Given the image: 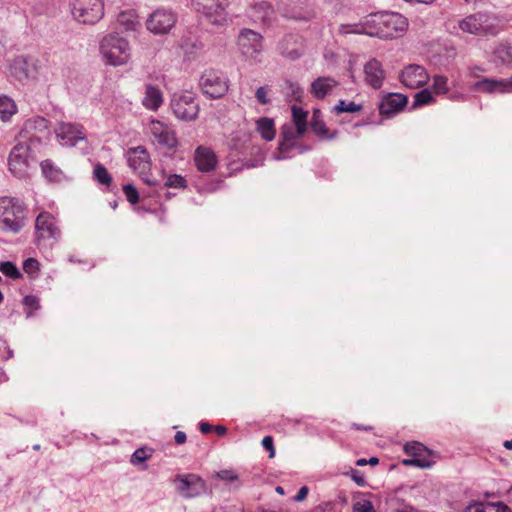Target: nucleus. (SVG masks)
Returning a JSON list of instances; mask_svg holds the SVG:
<instances>
[{"instance_id":"nucleus-1","label":"nucleus","mask_w":512,"mask_h":512,"mask_svg":"<svg viewBox=\"0 0 512 512\" xmlns=\"http://www.w3.org/2000/svg\"><path fill=\"white\" fill-rule=\"evenodd\" d=\"M408 27L407 19L397 12H376L365 16L357 23L341 24L340 35L365 34L382 39H393L401 36Z\"/></svg>"},{"instance_id":"nucleus-2","label":"nucleus","mask_w":512,"mask_h":512,"mask_svg":"<svg viewBox=\"0 0 512 512\" xmlns=\"http://www.w3.org/2000/svg\"><path fill=\"white\" fill-rule=\"evenodd\" d=\"M99 51L105 64L110 66L124 65L131 56L128 40L118 33H110L104 36L100 41Z\"/></svg>"},{"instance_id":"nucleus-3","label":"nucleus","mask_w":512,"mask_h":512,"mask_svg":"<svg viewBox=\"0 0 512 512\" xmlns=\"http://www.w3.org/2000/svg\"><path fill=\"white\" fill-rule=\"evenodd\" d=\"M41 150L17 139L8 156L9 171L18 178L29 174L36 164Z\"/></svg>"},{"instance_id":"nucleus-4","label":"nucleus","mask_w":512,"mask_h":512,"mask_svg":"<svg viewBox=\"0 0 512 512\" xmlns=\"http://www.w3.org/2000/svg\"><path fill=\"white\" fill-rule=\"evenodd\" d=\"M26 207L18 198H0V229L5 232L18 233L25 226Z\"/></svg>"},{"instance_id":"nucleus-5","label":"nucleus","mask_w":512,"mask_h":512,"mask_svg":"<svg viewBox=\"0 0 512 512\" xmlns=\"http://www.w3.org/2000/svg\"><path fill=\"white\" fill-rule=\"evenodd\" d=\"M50 135L49 121L44 117L35 116L23 123L17 139L42 150L49 141Z\"/></svg>"},{"instance_id":"nucleus-6","label":"nucleus","mask_w":512,"mask_h":512,"mask_svg":"<svg viewBox=\"0 0 512 512\" xmlns=\"http://www.w3.org/2000/svg\"><path fill=\"white\" fill-rule=\"evenodd\" d=\"M128 166L149 186H158L160 181L150 175V155L144 146L129 148L126 152Z\"/></svg>"},{"instance_id":"nucleus-7","label":"nucleus","mask_w":512,"mask_h":512,"mask_svg":"<svg viewBox=\"0 0 512 512\" xmlns=\"http://www.w3.org/2000/svg\"><path fill=\"white\" fill-rule=\"evenodd\" d=\"M170 107L177 119L186 122L195 120L200 110L195 93L188 90L174 93L170 100Z\"/></svg>"},{"instance_id":"nucleus-8","label":"nucleus","mask_w":512,"mask_h":512,"mask_svg":"<svg viewBox=\"0 0 512 512\" xmlns=\"http://www.w3.org/2000/svg\"><path fill=\"white\" fill-rule=\"evenodd\" d=\"M238 47L242 57L252 63L261 62L263 36L251 29L243 28L238 35Z\"/></svg>"},{"instance_id":"nucleus-9","label":"nucleus","mask_w":512,"mask_h":512,"mask_svg":"<svg viewBox=\"0 0 512 512\" xmlns=\"http://www.w3.org/2000/svg\"><path fill=\"white\" fill-rule=\"evenodd\" d=\"M70 7L73 18L82 24L93 25L104 16L102 0H72Z\"/></svg>"},{"instance_id":"nucleus-10","label":"nucleus","mask_w":512,"mask_h":512,"mask_svg":"<svg viewBox=\"0 0 512 512\" xmlns=\"http://www.w3.org/2000/svg\"><path fill=\"white\" fill-rule=\"evenodd\" d=\"M192 3L208 23L223 26L227 22L228 0H192Z\"/></svg>"},{"instance_id":"nucleus-11","label":"nucleus","mask_w":512,"mask_h":512,"mask_svg":"<svg viewBox=\"0 0 512 512\" xmlns=\"http://www.w3.org/2000/svg\"><path fill=\"white\" fill-rule=\"evenodd\" d=\"M227 76L215 69L205 70L199 80V86L204 95L211 99L222 98L228 91Z\"/></svg>"},{"instance_id":"nucleus-12","label":"nucleus","mask_w":512,"mask_h":512,"mask_svg":"<svg viewBox=\"0 0 512 512\" xmlns=\"http://www.w3.org/2000/svg\"><path fill=\"white\" fill-rule=\"evenodd\" d=\"M61 230L56 218L49 212H41L35 220V241L37 246L46 242H57L60 239Z\"/></svg>"},{"instance_id":"nucleus-13","label":"nucleus","mask_w":512,"mask_h":512,"mask_svg":"<svg viewBox=\"0 0 512 512\" xmlns=\"http://www.w3.org/2000/svg\"><path fill=\"white\" fill-rule=\"evenodd\" d=\"M177 16L168 8H157L146 20L147 29L155 35L168 34L175 26Z\"/></svg>"},{"instance_id":"nucleus-14","label":"nucleus","mask_w":512,"mask_h":512,"mask_svg":"<svg viewBox=\"0 0 512 512\" xmlns=\"http://www.w3.org/2000/svg\"><path fill=\"white\" fill-rule=\"evenodd\" d=\"M10 72L19 81L35 79L39 73L38 60L32 56H17L10 64Z\"/></svg>"},{"instance_id":"nucleus-15","label":"nucleus","mask_w":512,"mask_h":512,"mask_svg":"<svg viewBox=\"0 0 512 512\" xmlns=\"http://www.w3.org/2000/svg\"><path fill=\"white\" fill-rule=\"evenodd\" d=\"M174 483L178 492L186 498H193L206 491L205 481L196 474H179Z\"/></svg>"},{"instance_id":"nucleus-16","label":"nucleus","mask_w":512,"mask_h":512,"mask_svg":"<svg viewBox=\"0 0 512 512\" xmlns=\"http://www.w3.org/2000/svg\"><path fill=\"white\" fill-rule=\"evenodd\" d=\"M487 21L485 14L476 13L471 14L457 22V25L449 23L448 29L452 34H458V30L464 33L479 35L485 31L484 24Z\"/></svg>"},{"instance_id":"nucleus-17","label":"nucleus","mask_w":512,"mask_h":512,"mask_svg":"<svg viewBox=\"0 0 512 512\" xmlns=\"http://www.w3.org/2000/svg\"><path fill=\"white\" fill-rule=\"evenodd\" d=\"M400 81L405 87L416 89L424 86L429 81V75L423 66L410 64L402 70Z\"/></svg>"},{"instance_id":"nucleus-18","label":"nucleus","mask_w":512,"mask_h":512,"mask_svg":"<svg viewBox=\"0 0 512 512\" xmlns=\"http://www.w3.org/2000/svg\"><path fill=\"white\" fill-rule=\"evenodd\" d=\"M149 129L153 137V141L157 145L168 149H172L177 146L178 141L175 136V133L163 122L153 120L149 125Z\"/></svg>"},{"instance_id":"nucleus-19","label":"nucleus","mask_w":512,"mask_h":512,"mask_svg":"<svg viewBox=\"0 0 512 512\" xmlns=\"http://www.w3.org/2000/svg\"><path fill=\"white\" fill-rule=\"evenodd\" d=\"M55 134L62 146H75L78 141L84 140L82 127L78 124L61 122L55 128Z\"/></svg>"},{"instance_id":"nucleus-20","label":"nucleus","mask_w":512,"mask_h":512,"mask_svg":"<svg viewBox=\"0 0 512 512\" xmlns=\"http://www.w3.org/2000/svg\"><path fill=\"white\" fill-rule=\"evenodd\" d=\"M471 88L474 91H481L487 94H506L512 92L510 78H483L475 82Z\"/></svg>"},{"instance_id":"nucleus-21","label":"nucleus","mask_w":512,"mask_h":512,"mask_svg":"<svg viewBox=\"0 0 512 512\" xmlns=\"http://www.w3.org/2000/svg\"><path fill=\"white\" fill-rule=\"evenodd\" d=\"M364 76L366 84L378 90L383 85L386 72L383 69L382 63L378 59L372 58L364 65Z\"/></svg>"},{"instance_id":"nucleus-22","label":"nucleus","mask_w":512,"mask_h":512,"mask_svg":"<svg viewBox=\"0 0 512 512\" xmlns=\"http://www.w3.org/2000/svg\"><path fill=\"white\" fill-rule=\"evenodd\" d=\"M277 50L282 56L296 60L303 54L301 38L296 34H287L278 43Z\"/></svg>"},{"instance_id":"nucleus-23","label":"nucleus","mask_w":512,"mask_h":512,"mask_svg":"<svg viewBox=\"0 0 512 512\" xmlns=\"http://www.w3.org/2000/svg\"><path fill=\"white\" fill-rule=\"evenodd\" d=\"M283 140L279 143L278 154L274 156L276 160H284L295 155L293 153H302L304 148L296 144L297 135L290 129L282 131Z\"/></svg>"},{"instance_id":"nucleus-24","label":"nucleus","mask_w":512,"mask_h":512,"mask_svg":"<svg viewBox=\"0 0 512 512\" xmlns=\"http://www.w3.org/2000/svg\"><path fill=\"white\" fill-rule=\"evenodd\" d=\"M407 100V96L401 93H387L379 103V112L385 116L393 115L404 108Z\"/></svg>"},{"instance_id":"nucleus-25","label":"nucleus","mask_w":512,"mask_h":512,"mask_svg":"<svg viewBox=\"0 0 512 512\" xmlns=\"http://www.w3.org/2000/svg\"><path fill=\"white\" fill-rule=\"evenodd\" d=\"M194 162L199 171L207 173L216 168L218 160L212 149L198 146L194 152Z\"/></svg>"},{"instance_id":"nucleus-26","label":"nucleus","mask_w":512,"mask_h":512,"mask_svg":"<svg viewBox=\"0 0 512 512\" xmlns=\"http://www.w3.org/2000/svg\"><path fill=\"white\" fill-rule=\"evenodd\" d=\"M247 16L256 24L269 25L274 17V9L269 2L261 1L249 7Z\"/></svg>"},{"instance_id":"nucleus-27","label":"nucleus","mask_w":512,"mask_h":512,"mask_svg":"<svg viewBox=\"0 0 512 512\" xmlns=\"http://www.w3.org/2000/svg\"><path fill=\"white\" fill-rule=\"evenodd\" d=\"M283 16L295 21L308 22L315 18L316 12L312 4L299 3L286 7L283 11Z\"/></svg>"},{"instance_id":"nucleus-28","label":"nucleus","mask_w":512,"mask_h":512,"mask_svg":"<svg viewBox=\"0 0 512 512\" xmlns=\"http://www.w3.org/2000/svg\"><path fill=\"white\" fill-rule=\"evenodd\" d=\"M179 47L183 52L184 59L192 61L200 55L204 45L197 36L187 34L181 37Z\"/></svg>"},{"instance_id":"nucleus-29","label":"nucleus","mask_w":512,"mask_h":512,"mask_svg":"<svg viewBox=\"0 0 512 512\" xmlns=\"http://www.w3.org/2000/svg\"><path fill=\"white\" fill-rule=\"evenodd\" d=\"M338 85V81L332 77H318L311 83V94L317 99H323L329 95Z\"/></svg>"},{"instance_id":"nucleus-30","label":"nucleus","mask_w":512,"mask_h":512,"mask_svg":"<svg viewBox=\"0 0 512 512\" xmlns=\"http://www.w3.org/2000/svg\"><path fill=\"white\" fill-rule=\"evenodd\" d=\"M404 452L414 459H423L426 462H431L432 466L435 463L432 459V451L418 441L405 443Z\"/></svg>"},{"instance_id":"nucleus-31","label":"nucleus","mask_w":512,"mask_h":512,"mask_svg":"<svg viewBox=\"0 0 512 512\" xmlns=\"http://www.w3.org/2000/svg\"><path fill=\"white\" fill-rule=\"evenodd\" d=\"M163 103L162 92L159 87L147 84L145 89V95L142 99V104L145 108L156 111Z\"/></svg>"},{"instance_id":"nucleus-32","label":"nucleus","mask_w":512,"mask_h":512,"mask_svg":"<svg viewBox=\"0 0 512 512\" xmlns=\"http://www.w3.org/2000/svg\"><path fill=\"white\" fill-rule=\"evenodd\" d=\"M40 167L42 175L49 182L60 183L65 178L63 171L50 159L41 161Z\"/></svg>"},{"instance_id":"nucleus-33","label":"nucleus","mask_w":512,"mask_h":512,"mask_svg":"<svg viewBox=\"0 0 512 512\" xmlns=\"http://www.w3.org/2000/svg\"><path fill=\"white\" fill-rule=\"evenodd\" d=\"M491 61L496 66L508 65L512 63V46L507 43L499 44L493 51Z\"/></svg>"},{"instance_id":"nucleus-34","label":"nucleus","mask_w":512,"mask_h":512,"mask_svg":"<svg viewBox=\"0 0 512 512\" xmlns=\"http://www.w3.org/2000/svg\"><path fill=\"white\" fill-rule=\"evenodd\" d=\"M256 130L265 141H272L275 138L276 130L274 120L272 118H259L256 121Z\"/></svg>"},{"instance_id":"nucleus-35","label":"nucleus","mask_w":512,"mask_h":512,"mask_svg":"<svg viewBox=\"0 0 512 512\" xmlns=\"http://www.w3.org/2000/svg\"><path fill=\"white\" fill-rule=\"evenodd\" d=\"M319 115V110H315L313 112L312 120L310 123L312 131L321 139H334L337 135V132L334 131L333 133L329 134L326 124L324 121L319 119Z\"/></svg>"},{"instance_id":"nucleus-36","label":"nucleus","mask_w":512,"mask_h":512,"mask_svg":"<svg viewBox=\"0 0 512 512\" xmlns=\"http://www.w3.org/2000/svg\"><path fill=\"white\" fill-rule=\"evenodd\" d=\"M292 118L296 127V132L294 133L297 137H301L305 133L307 127V111L301 107L293 106Z\"/></svg>"},{"instance_id":"nucleus-37","label":"nucleus","mask_w":512,"mask_h":512,"mask_svg":"<svg viewBox=\"0 0 512 512\" xmlns=\"http://www.w3.org/2000/svg\"><path fill=\"white\" fill-rule=\"evenodd\" d=\"M22 305L25 313V317L27 319L34 318L36 316V311L41 309V301L40 298L36 295H26L22 299Z\"/></svg>"},{"instance_id":"nucleus-38","label":"nucleus","mask_w":512,"mask_h":512,"mask_svg":"<svg viewBox=\"0 0 512 512\" xmlns=\"http://www.w3.org/2000/svg\"><path fill=\"white\" fill-rule=\"evenodd\" d=\"M17 112V106L13 99L6 95H0V118L2 121H9Z\"/></svg>"},{"instance_id":"nucleus-39","label":"nucleus","mask_w":512,"mask_h":512,"mask_svg":"<svg viewBox=\"0 0 512 512\" xmlns=\"http://www.w3.org/2000/svg\"><path fill=\"white\" fill-rule=\"evenodd\" d=\"M162 180L160 181V185L157 187L163 188H176V189H185L187 187L186 179L179 174H169L168 176L162 175Z\"/></svg>"},{"instance_id":"nucleus-40","label":"nucleus","mask_w":512,"mask_h":512,"mask_svg":"<svg viewBox=\"0 0 512 512\" xmlns=\"http://www.w3.org/2000/svg\"><path fill=\"white\" fill-rule=\"evenodd\" d=\"M117 22L126 31H134L138 26L137 18L132 12H121L118 15Z\"/></svg>"},{"instance_id":"nucleus-41","label":"nucleus","mask_w":512,"mask_h":512,"mask_svg":"<svg viewBox=\"0 0 512 512\" xmlns=\"http://www.w3.org/2000/svg\"><path fill=\"white\" fill-rule=\"evenodd\" d=\"M94 179L102 185L110 186L112 183V177L108 170L101 164L97 163L93 169Z\"/></svg>"},{"instance_id":"nucleus-42","label":"nucleus","mask_w":512,"mask_h":512,"mask_svg":"<svg viewBox=\"0 0 512 512\" xmlns=\"http://www.w3.org/2000/svg\"><path fill=\"white\" fill-rule=\"evenodd\" d=\"M434 101V98L432 96L430 89H422L421 91L417 92L414 95V101L412 104V108H418L421 106L428 105Z\"/></svg>"},{"instance_id":"nucleus-43","label":"nucleus","mask_w":512,"mask_h":512,"mask_svg":"<svg viewBox=\"0 0 512 512\" xmlns=\"http://www.w3.org/2000/svg\"><path fill=\"white\" fill-rule=\"evenodd\" d=\"M0 272L5 276L16 280L22 277L21 272L17 268V266L11 261H5L0 263Z\"/></svg>"},{"instance_id":"nucleus-44","label":"nucleus","mask_w":512,"mask_h":512,"mask_svg":"<svg viewBox=\"0 0 512 512\" xmlns=\"http://www.w3.org/2000/svg\"><path fill=\"white\" fill-rule=\"evenodd\" d=\"M361 109H362V105L361 104H357L354 101L347 102L345 100H340L334 106V111L336 113H344V112L353 113V112H358Z\"/></svg>"},{"instance_id":"nucleus-45","label":"nucleus","mask_w":512,"mask_h":512,"mask_svg":"<svg viewBox=\"0 0 512 512\" xmlns=\"http://www.w3.org/2000/svg\"><path fill=\"white\" fill-rule=\"evenodd\" d=\"M432 89L436 94H446L449 91L448 78L443 75L434 76Z\"/></svg>"},{"instance_id":"nucleus-46","label":"nucleus","mask_w":512,"mask_h":512,"mask_svg":"<svg viewBox=\"0 0 512 512\" xmlns=\"http://www.w3.org/2000/svg\"><path fill=\"white\" fill-rule=\"evenodd\" d=\"M271 93V87L269 85H264L257 88L255 92V97L261 105H267L271 103V98L269 97Z\"/></svg>"},{"instance_id":"nucleus-47","label":"nucleus","mask_w":512,"mask_h":512,"mask_svg":"<svg viewBox=\"0 0 512 512\" xmlns=\"http://www.w3.org/2000/svg\"><path fill=\"white\" fill-rule=\"evenodd\" d=\"M150 457H151V450L148 451L145 448H138L133 452L130 462L133 465H138V464L146 461Z\"/></svg>"},{"instance_id":"nucleus-48","label":"nucleus","mask_w":512,"mask_h":512,"mask_svg":"<svg viewBox=\"0 0 512 512\" xmlns=\"http://www.w3.org/2000/svg\"><path fill=\"white\" fill-rule=\"evenodd\" d=\"M123 192L126 196V199L131 203V204H136L139 202V192L138 190L136 189V187L132 184H125L123 186Z\"/></svg>"},{"instance_id":"nucleus-49","label":"nucleus","mask_w":512,"mask_h":512,"mask_svg":"<svg viewBox=\"0 0 512 512\" xmlns=\"http://www.w3.org/2000/svg\"><path fill=\"white\" fill-rule=\"evenodd\" d=\"M216 478L226 481V482H234L238 480L237 473L232 469H223L216 472Z\"/></svg>"},{"instance_id":"nucleus-50","label":"nucleus","mask_w":512,"mask_h":512,"mask_svg":"<svg viewBox=\"0 0 512 512\" xmlns=\"http://www.w3.org/2000/svg\"><path fill=\"white\" fill-rule=\"evenodd\" d=\"M353 512H375V509L371 501L362 500L353 505Z\"/></svg>"},{"instance_id":"nucleus-51","label":"nucleus","mask_w":512,"mask_h":512,"mask_svg":"<svg viewBox=\"0 0 512 512\" xmlns=\"http://www.w3.org/2000/svg\"><path fill=\"white\" fill-rule=\"evenodd\" d=\"M402 463L406 466H415V467H419V468H422V469H425V468H430L432 467V463L431 462H426L424 461L423 459H414V458H409V459H404L402 461Z\"/></svg>"},{"instance_id":"nucleus-52","label":"nucleus","mask_w":512,"mask_h":512,"mask_svg":"<svg viewBox=\"0 0 512 512\" xmlns=\"http://www.w3.org/2000/svg\"><path fill=\"white\" fill-rule=\"evenodd\" d=\"M23 269L28 274H33L39 270V262L34 258H28L23 262Z\"/></svg>"},{"instance_id":"nucleus-53","label":"nucleus","mask_w":512,"mask_h":512,"mask_svg":"<svg viewBox=\"0 0 512 512\" xmlns=\"http://www.w3.org/2000/svg\"><path fill=\"white\" fill-rule=\"evenodd\" d=\"M262 446L265 450L269 451V457L272 458L275 455L274 441L272 436H265L262 440Z\"/></svg>"},{"instance_id":"nucleus-54","label":"nucleus","mask_w":512,"mask_h":512,"mask_svg":"<svg viewBox=\"0 0 512 512\" xmlns=\"http://www.w3.org/2000/svg\"><path fill=\"white\" fill-rule=\"evenodd\" d=\"M464 512H491L489 509H488V503L487 504H483V503H474V504H470L469 506H467L464 510Z\"/></svg>"},{"instance_id":"nucleus-55","label":"nucleus","mask_w":512,"mask_h":512,"mask_svg":"<svg viewBox=\"0 0 512 512\" xmlns=\"http://www.w3.org/2000/svg\"><path fill=\"white\" fill-rule=\"evenodd\" d=\"M488 509L491 512H512L510 508L503 502L488 503Z\"/></svg>"},{"instance_id":"nucleus-56","label":"nucleus","mask_w":512,"mask_h":512,"mask_svg":"<svg viewBox=\"0 0 512 512\" xmlns=\"http://www.w3.org/2000/svg\"><path fill=\"white\" fill-rule=\"evenodd\" d=\"M351 476H352V479L355 481V483L358 486H361V487L365 486L366 481H365L364 476L360 473V471L352 470L351 471Z\"/></svg>"},{"instance_id":"nucleus-57","label":"nucleus","mask_w":512,"mask_h":512,"mask_svg":"<svg viewBox=\"0 0 512 512\" xmlns=\"http://www.w3.org/2000/svg\"><path fill=\"white\" fill-rule=\"evenodd\" d=\"M308 492H309V489L307 486H302L298 492L296 493V495L293 497L294 501L296 502H301L303 501L307 495H308Z\"/></svg>"},{"instance_id":"nucleus-58","label":"nucleus","mask_w":512,"mask_h":512,"mask_svg":"<svg viewBox=\"0 0 512 512\" xmlns=\"http://www.w3.org/2000/svg\"><path fill=\"white\" fill-rule=\"evenodd\" d=\"M212 429H213L212 425H210L207 422L202 421L199 423V430L203 434L209 433Z\"/></svg>"},{"instance_id":"nucleus-59","label":"nucleus","mask_w":512,"mask_h":512,"mask_svg":"<svg viewBox=\"0 0 512 512\" xmlns=\"http://www.w3.org/2000/svg\"><path fill=\"white\" fill-rule=\"evenodd\" d=\"M186 434L182 431H178L176 432L175 436H174V440L177 444H183L185 443L186 441Z\"/></svg>"},{"instance_id":"nucleus-60","label":"nucleus","mask_w":512,"mask_h":512,"mask_svg":"<svg viewBox=\"0 0 512 512\" xmlns=\"http://www.w3.org/2000/svg\"><path fill=\"white\" fill-rule=\"evenodd\" d=\"M214 430L217 433V435H219V436H223V435H225L227 433L226 427H224L222 425L215 426Z\"/></svg>"},{"instance_id":"nucleus-61","label":"nucleus","mask_w":512,"mask_h":512,"mask_svg":"<svg viewBox=\"0 0 512 512\" xmlns=\"http://www.w3.org/2000/svg\"><path fill=\"white\" fill-rule=\"evenodd\" d=\"M326 2L334 3L335 7L344 5L348 0H325Z\"/></svg>"},{"instance_id":"nucleus-62","label":"nucleus","mask_w":512,"mask_h":512,"mask_svg":"<svg viewBox=\"0 0 512 512\" xmlns=\"http://www.w3.org/2000/svg\"><path fill=\"white\" fill-rule=\"evenodd\" d=\"M366 464H368V460H367V459H365V458H360V459H358V460H357V462H356V465H357V466H364V465H366Z\"/></svg>"},{"instance_id":"nucleus-63","label":"nucleus","mask_w":512,"mask_h":512,"mask_svg":"<svg viewBox=\"0 0 512 512\" xmlns=\"http://www.w3.org/2000/svg\"><path fill=\"white\" fill-rule=\"evenodd\" d=\"M379 463V459L377 457H371L368 459V464L370 465H376Z\"/></svg>"},{"instance_id":"nucleus-64","label":"nucleus","mask_w":512,"mask_h":512,"mask_svg":"<svg viewBox=\"0 0 512 512\" xmlns=\"http://www.w3.org/2000/svg\"><path fill=\"white\" fill-rule=\"evenodd\" d=\"M504 447L506 449H512V439L511 440H507L504 442Z\"/></svg>"}]
</instances>
